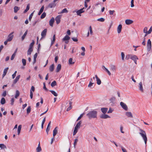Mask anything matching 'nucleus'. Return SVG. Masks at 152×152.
Here are the masks:
<instances>
[{
	"mask_svg": "<svg viewBox=\"0 0 152 152\" xmlns=\"http://www.w3.org/2000/svg\"><path fill=\"white\" fill-rule=\"evenodd\" d=\"M97 112L96 111L93 110L89 112L86 115L89 118H95L96 117Z\"/></svg>",
	"mask_w": 152,
	"mask_h": 152,
	"instance_id": "f257e3e1",
	"label": "nucleus"
},
{
	"mask_svg": "<svg viewBox=\"0 0 152 152\" xmlns=\"http://www.w3.org/2000/svg\"><path fill=\"white\" fill-rule=\"evenodd\" d=\"M140 131L141 132L140 133V134L142 137L144 141L145 144H146L147 141V138L145 132L144 131L141 129H140Z\"/></svg>",
	"mask_w": 152,
	"mask_h": 152,
	"instance_id": "f03ea898",
	"label": "nucleus"
},
{
	"mask_svg": "<svg viewBox=\"0 0 152 152\" xmlns=\"http://www.w3.org/2000/svg\"><path fill=\"white\" fill-rule=\"evenodd\" d=\"M81 124V122L79 121L76 124L73 133V135H75L76 134L78 131V129L80 128V125Z\"/></svg>",
	"mask_w": 152,
	"mask_h": 152,
	"instance_id": "7ed1b4c3",
	"label": "nucleus"
},
{
	"mask_svg": "<svg viewBox=\"0 0 152 152\" xmlns=\"http://www.w3.org/2000/svg\"><path fill=\"white\" fill-rule=\"evenodd\" d=\"M151 43L150 39L148 40L147 43V48L148 50L149 51L151 49Z\"/></svg>",
	"mask_w": 152,
	"mask_h": 152,
	"instance_id": "20e7f679",
	"label": "nucleus"
},
{
	"mask_svg": "<svg viewBox=\"0 0 152 152\" xmlns=\"http://www.w3.org/2000/svg\"><path fill=\"white\" fill-rule=\"evenodd\" d=\"M14 33V32H12L10 33L8 36V38L7 39V41L9 42L11 41L13 39L14 36L13 34Z\"/></svg>",
	"mask_w": 152,
	"mask_h": 152,
	"instance_id": "39448f33",
	"label": "nucleus"
},
{
	"mask_svg": "<svg viewBox=\"0 0 152 152\" xmlns=\"http://www.w3.org/2000/svg\"><path fill=\"white\" fill-rule=\"evenodd\" d=\"M110 70L113 72H115L116 71L117 68L116 66L113 64L110 65Z\"/></svg>",
	"mask_w": 152,
	"mask_h": 152,
	"instance_id": "423d86ee",
	"label": "nucleus"
},
{
	"mask_svg": "<svg viewBox=\"0 0 152 152\" xmlns=\"http://www.w3.org/2000/svg\"><path fill=\"white\" fill-rule=\"evenodd\" d=\"M120 105L125 110H128V107L126 104L122 102H121L120 103Z\"/></svg>",
	"mask_w": 152,
	"mask_h": 152,
	"instance_id": "0eeeda50",
	"label": "nucleus"
},
{
	"mask_svg": "<svg viewBox=\"0 0 152 152\" xmlns=\"http://www.w3.org/2000/svg\"><path fill=\"white\" fill-rule=\"evenodd\" d=\"M84 9V7L82 9H81L78 10H77L76 12L77 14V15H79L80 16L81 14L83 13L84 11L83 10V9Z\"/></svg>",
	"mask_w": 152,
	"mask_h": 152,
	"instance_id": "6e6552de",
	"label": "nucleus"
},
{
	"mask_svg": "<svg viewBox=\"0 0 152 152\" xmlns=\"http://www.w3.org/2000/svg\"><path fill=\"white\" fill-rule=\"evenodd\" d=\"M47 32V29H44V30L42 31L41 34L42 36L41 39L44 37L45 36Z\"/></svg>",
	"mask_w": 152,
	"mask_h": 152,
	"instance_id": "1a4fd4ad",
	"label": "nucleus"
},
{
	"mask_svg": "<svg viewBox=\"0 0 152 152\" xmlns=\"http://www.w3.org/2000/svg\"><path fill=\"white\" fill-rule=\"evenodd\" d=\"M61 18V16L60 15H58L56 18L55 20L57 24L60 23Z\"/></svg>",
	"mask_w": 152,
	"mask_h": 152,
	"instance_id": "9d476101",
	"label": "nucleus"
},
{
	"mask_svg": "<svg viewBox=\"0 0 152 152\" xmlns=\"http://www.w3.org/2000/svg\"><path fill=\"white\" fill-rule=\"evenodd\" d=\"M95 77L96 79V83L97 84L99 85L101 84V80L99 78L97 75H95Z\"/></svg>",
	"mask_w": 152,
	"mask_h": 152,
	"instance_id": "9b49d317",
	"label": "nucleus"
},
{
	"mask_svg": "<svg viewBox=\"0 0 152 152\" xmlns=\"http://www.w3.org/2000/svg\"><path fill=\"white\" fill-rule=\"evenodd\" d=\"M139 90L142 92H143L144 90L142 87V84L141 82H140L139 84Z\"/></svg>",
	"mask_w": 152,
	"mask_h": 152,
	"instance_id": "f8f14e48",
	"label": "nucleus"
},
{
	"mask_svg": "<svg viewBox=\"0 0 152 152\" xmlns=\"http://www.w3.org/2000/svg\"><path fill=\"white\" fill-rule=\"evenodd\" d=\"M126 24L127 25H130L133 23V21L129 19H126L125 21Z\"/></svg>",
	"mask_w": 152,
	"mask_h": 152,
	"instance_id": "ddd939ff",
	"label": "nucleus"
},
{
	"mask_svg": "<svg viewBox=\"0 0 152 152\" xmlns=\"http://www.w3.org/2000/svg\"><path fill=\"white\" fill-rule=\"evenodd\" d=\"M122 26L121 24H119L117 28V31L118 33L119 34L120 33L121 31Z\"/></svg>",
	"mask_w": 152,
	"mask_h": 152,
	"instance_id": "4468645a",
	"label": "nucleus"
},
{
	"mask_svg": "<svg viewBox=\"0 0 152 152\" xmlns=\"http://www.w3.org/2000/svg\"><path fill=\"white\" fill-rule=\"evenodd\" d=\"M54 22V19L53 18V17L51 18V19L49 21V23L50 25V26L52 27L53 26V24Z\"/></svg>",
	"mask_w": 152,
	"mask_h": 152,
	"instance_id": "2eb2a0df",
	"label": "nucleus"
},
{
	"mask_svg": "<svg viewBox=\"0 0 152 152\" xmlns=\"http://www.w3.org/2000/svg\"><path fill=\"white\" fill-rule=\"evenodd\" d=\"M100 118H102L106 119L107 118H110L109 115L106 114H102L100 116Z\"/></svg>",
	"mask_w": 152,
	"mask_h": 152,
	"instance_id": "dca6fc26",
	"label": "nucleus"
},
{
	"mask_svg": "<svg viewBox=\"0 0 152 152\" xmlns=\"http://www.w3.org/2000/svg\"><path fill=\"white\" fill-rule=\"evenodd\" d=\"M20 75H18L17 76L15 79L13 81V83L14 84H15L16 83L18 82V80L20 78Z\"/></svg>",
	"mask_w": 152,
	"mask_h": 152,
	"instance_id": "f3484780",
	"label": "nucleus"
},
{
	"mask_svg": "<svg viewBox=\"0 0 152 152\" xmlns=\"http://www.w3.org/2000/svg\"><path fill=\"white\" fill-rule=\"evenodd\" d=\"M61 65L60 64H58L56 67V72H58L61 70Z\"/></svg>",
	"mask_w": 152,
	"mask_h": 152,
	"instance_id": "a211bd4d",
	"label": "nucleus"
},
{
	"mask_svg": "<svg viewBox=\"0 0 152 152\" xmlns=\"http://www.w3.org/2000/svg\"><path fill=\"white\" fill-rule=\"evenodd\" d=\"M126 115L128 117L132 118L133 115L131 112H127L126 113Z\"/></svg>",
	"mask_w": 152,
	"mask_h": 152,
	"instance_id": "6ab92c4d",
	"label": "nucleus"
},
{
	"mask_svg": "<svg viewBox=\"0 0 152 152\" xmlns=\"http://www.w3.org/2000/svg\"><path fill=\"white\" fill-rule=\"evenodd\" d=\"M58 127H56L53 130V137H54L55 136L57 132Z\"/></svg>",
	"mask_w": 152,
	"mask_h": 152,
	"instance_id": "aec40b11",
	"label": "nucleus"
},
{
	"mask_svg": "<svg viewBox=\"0 0 152 152\" xmlns=\"http://www.w3.org/2000/svg\"><path fill=\"white\" fill-rule=\"evenodd\" d=\"M107 110L108 108H102L101 109L102 112L104 114L106 113Z\"/></svg>",
	"mask_w": 152,
	"mask_h": 152,
	"instance_id": "412c9836",
	"label": "nucleus"
},
{
	"mask_svg": "<svg viewBox=\"0 0 152 152\" xmlns=\"http://www.w3.org/2000/svg\"><path fill=\"white\" fill-rule=\"evenodd\" d=\"M41 150L42 149L40 146V142H39L38 145V146L36 149V151L37 152H40Z\"/></svg>",
	"mask_w": 152,
	"mask_h": 152,
	"instance_id": "4be33fe9",
	"label": "nucleus"
},
{
	"mask_svg": "<svg viewBox=\"0 0 152 152\" xmlns=\"http://www.w3.org/2000/svg\"><path fill=\"white\" fill-rule=\"evenodd\" d=\"M54 68L55 66L53 64L51 65L49 67V70L51 72H52L53 71L54 69Z\"/></svg>",
	"mask_w": 152,
	"mask_h": 152,
	"instance_id": "5701e85b",
	"label": "nucleus"
},
{
	"mask_svg": "<svg viewBox=\"0 0 152 152\" xmlns=\"http://www.w3.org/2000/svg\"><path fill=\"white\" fill-rule=\"evenodd\" d=\"M102 67L107 72L109 75L110 76L111 75V74L110 71L107 68H105L104 66H102Z\"/></svg>",
	"mask_w": 152,
	"mask_h": 152,
	"instance_id": "b1692460",
	"label": "nucleus"
},
{
	"mask_svg": "<svg viewBox=\"0 0 152 152\" xmlns=\"http://www.w3.org/2000/svg\"><path fill=\"white\" fill-rule=\"evenodd\" d=\"M131 59L133 60V61L135 60L138 59V58L137 56L134 55H132Z\"/></svg>",
	"mask_w": 152,
	"mask_h": 152,
	"instance_id": "393cba45",
	"label": "nucleus"
},
{
	"mask_svg": "<svg viewBox=\"0 0 152 152\" xmlns=\"http://www.w3.org/2000/svg\"><path fill=\"white\" fill-rule=\"evenodd\" d=\"M22 127L21 125H19L18 127V134L19 135L20 134V131Z\"/></svg>",
	"mask_w": 152,
	"mask_h": 152,
	"instance_id": "a878e982",
	"label": "nucleus"
},
{
	"mask_svg": "<svg viewBox=\"0 0 152 152\" xmlns=\"http://www.w3.org/2000/svg\"><path fill=\"white\" fill-rule=\"evenodd\" d=\"M28 32V31L27 30L26 31V32H25V33H24V34L23 35V36H22V41H23L24 39H25L26 36V35H27V34Z\"/></svg>",
	"mask_w": 152,
	"mask_h": 152,
	"instance_id": "bb28decb",
	"label": "nucleus"
},
{
	"mask_svg": "<svg viewBox=\"0 0 152 152\" xmlns=\"http://www.w3.org/2000/svg\"><path fill=\"white\" fill-rule=\"evenodd\" d=\"M94 83V82H93V79L92 78H91L90 81V83L88 85V87H91L93 85V84Z\"/></svg>",
	"mask_w": 152,
	"mask_h": 152,
	"instance_id": "cd10ccee",
	"label": "nucleus"
},
{
	"mask_svg": "<svg viewBox=\"0 0 152 152\" xmlns=\"http://www.w3.org/2000/svg\"><path fill=\"white\" fill-rule=\"evenodd\" d=\"M6 100L3 97L1 99V103L2 104H5Z\"/></svg>",
	"mask_w": 152,
	"mask_h": 152,
	"instance_id": "c85d7f7f",
	"label": "nucleus"
},
{
	"mask_svg": "<svg viewBox=\"0 0 152 152\" xmlns=\"http://www.w3.org/2000/svg\"><path fill=\"white\" fill-rule=\"evenodd\" d=\"M30 8V4H28L26 7V9L24 11V13H25L27 12L29 10Z\"/></svg>",
	"mask_w": 152,
	"mask_h": 152,
	"instance_id": "c756f323",
	"label": "nucleus"
},
{
	"mask_svg": "<svg viewBox=\"0 0 152 152\" xmlns=\"http://www.w3.org/2000/svg\"><path fill=\"white\" fill-rule=\"evenodd\" d=\"M8 69V67L6 68L5 69H4V71L3 74V77H4L6 75V73H7V71Z\"/></svg>",
	"mask_w": 152,
	"mask_h": 152,
	"instance_id": "7c9ffc66",
	"label": "nucleus"
},
{
	"mask_svg": "<svg viewBox=\"0 0 152 152\" xmlns=\"http://www.w3.org/2000/svg\"><path fill=\"white\" fill-rule=\"evenodd\" d=\"M70 37L68 35H66L65 36L64 38L63 39V40L65 41V40H68L70 39Z\"/></svg>",
	"mask_w": 152,
	"mask_h": 152,
	"instance_id": "2f4dec72",
	"label": "nucleus"
},
{
	"mask_svg": "<svg viewBox=\"0 0 152 152\" xmlns=\"http://www.w3.org/2000/svg\"><path fill=\"white\" fill-rule=\"evenodd\" d=\"M56 39L55 38V35L54 34L53 37V39L52 40L51 43V45H53Z\"/></svg>",
	"mask_w": 152,
	"mask_h": 152,
	"instance_id": "473e14b6",
	"label": "nucleus"
},
{
	"mask_svg": "<svg viewBox=\"0 0 152 152\" xmlns=\"http://www.w3.org/2000/svg\"><path fill=\"white\" fill-rule=\"evenodd\" d=\"M20 95V92L18 90H17L16 92V94L15 96V98H17Z\"/></svg>",
	"mask_w": 152,
	"mask_h": 152,
	"instance_id": "72a5a7b5",
	"label": "nucleus"
},
{
	"mask_svg": "<svg viewBox=\"0 0 152 152\" xmlns=\"http://www.w3.org/2000/svg\"><path fill=\"white\" fill-rule=\"evenodd\" d=\"M32 51H33V48H29L28 50V52H27V54L28 55H30L31 54Z\"/></svg>",
	"mask_w": 152,
	"mask_h": 152,
	"instance_id": "f704fd0d",
	"label": "nucleus"
},
{
	"mask_svg": "<svg viewBox=\"0 0 152 152\" xmlns=\"http://www.w3.org/2000/svg\"><path fill=\"white\" fill-rule=\"evenodd\" d=\"M51 93L53 94L55 96H58V94L56 93L53 90H50V91Z\"/></svg>",
	"mask_w": 152,
	"mask_h": 152,
	"instance_id": "c9c22d12",
	"label": "nucleus"
},
{
	"mask_svg": "<svg viewBox=\"0 0 152 152\" xmlns=\"http://www.w3.org/2000/svg\"><path fill=\"white\" fill-rule=\"evenodd\" d=\"M14 12L15 13H16L19 10V8L17 6H15L14 7Z\"/></svg>",
	"mask_w": 152,
	"mask_h": 152,
	"instance_id": "e433bc0d",
	"label": "nucleus"
},
{
	"mask_svg": "<svg viewBox=\"0 0 152 152\" xmlns=\"http://www.w3.org/2000/svg\"><path fill=\"white\" fill-rule=\"evenodd\" d=\"M69 64H73L75 63L74 62L72 61V58H70L69 59Z\"/></svg>",
	"mask_w": 152,
	"mask_h": 152,
	"instance_id": "4c0bfd02",
	"label": "nucleus"
},
{
	"mask_svg": "<svg viewBox=\"0 0 152 152\" xmlns=\"http://www.w3.org/2000/svg\"><path fill=\"white\" fill-rule=\"evenodd\" d=\"M132 55L131 54H128L126 56V59L127 60H128L129 59V58H131Z\"/></svg>",
	"mask_w": 152,
	"mask_h": 152,
	"instance_id": "58836bf2",
	"label": "nucleus"
},
{
	"mask_svg": "<svg viewBox=\"0 0 152 152\" xmlns=\"http://www.w3.org/2000/svg\"><path fill=\"white\" fill-rule=\"evenodd\" d=\"M34 44V40H32V42L30 44L29 46V48H32L33 47Z\"/></svg>",
	"mask_w": 152,
	"mask_h": 152,
	"instance_id": "ea45409f",
	"label": "nucleus"
},
{
	"mask_svg": "<svg viewBox=\"0 0 152 152\" xmlns=\"http://www.w3.org/2000/svg\"><path fill=\"white\" fill-rule=\"evenodd\" d=\"M56 85V83L55 81H53L51 84V86L53 87Z\"/></svg>",
	"mask_w": 152,
	"mask_h": 152,
	"instance_id": "a19ab883",
	"label": "nucleus"
},
{
	"mask_svg": "<svg viewBox=\"0 0 152 152\" xmlns=\"http://www.w3.org/2000/svg\"><path fill=\"white\" fill-rule=\"evenodd\" d=\"M89 31L90 32V34L91 35H92L93 34V32L92 28V27L91 26H90L89 27Z\"/></svg>",
	"mask_w": 152,
	"mask_h": 152,
	"instance_id": "79ce46f5",
	"label": "nucleus"
},
{
	"mask_svg": "<svg viewBox=\"0 0 152 152\" xmlns=\"http://www.w3.org/2000/svg\"><path fill=\"white\" fill-rule=\"evenodd\" d=\"M68 11L67 10L66 8H64L61 11V12L60 13H67Z\"/></svg>",
	"mask_w": 152,
	"mask_h": 152,
	"instance_id": "37998d69",
	"label": "nucleus"
},
{
	"mask_svg": "<svg viewBox=\"0 0 152 152\" xmlns=\"http://www.w3.org/2000/svg\"><path fill=\"white\" fill-rule=\"evenodd\" d=\"M31 108L30 106H29L28 107V108L27 109V114H29L31 111Z\"/></svg>",
	"mask_w": 152,
	"mask_h": 152,
	"instance_id": "c03bdc74",
	"label": "nucleus"
},
{
	"mask_svg": "<svg viewBox=\"0 0 152 152\" xmlns=\"http://www.w3.org/2000/svg\"><path fill=\"white\" fill-rule=\"evenodd\" d=\"M46 13L45 12H44L42 14L40 18L41 19L44 18H45V17L46 16Z\"/></svg>",
	"mask_w": 152,
	"mask_h": 152,
	"instance_id": "a18cd8bd",
	"label": "nucleus"
},
{
	"mask_svg": "<svg viewBox=\"0 0 152 152\" xmlns=\"http://www.w3.org/2000/svg\"><path fill=\"white\" fill-rule=\"evenodd\" d=\"M0 148L1 149L6 148V147L5 145L3 144H0Z\"/></svg>",
	"mask_w": 152,
	"mask_h": 152,
	"instance_id": "49530a36",
	"label": "nucleus"
},
{
	"mask_svg": "<svg viewBox=\"0 0 152 152\" xmlns=\"http://www.w3.org/2000/svg\"><path fill=\"white\" fill-rule=\"evenodd\" d=\"M115 98L114 97H112L110 99V102L113 103L114 101L115 100Z\"/></svg>",
	"mask_w": 152,
	"mask_h": 152,
	"instance_id": "de8ad7c7",
	"label": "nucleus"
},
{
	"mask_svg": "<svg viewBox=\"0 0 152 152\" xmlns=\"http://www.w3.org/2000/svg\"><path fill=\"white\" fill-rule=\"evenodd\" d=\"M33 14H34V12H33L31 13V14H30V15L29 17V20L30 21H31L32 18V16L33 15Z\"/></svg>",
	"mask_w": 152,
	"mask_h": 152,
	"instance_id": "09e8293b",
	"label": "nucleus"
},
{
	"mask_svg": "<svg viewBox=\"0 0 152 152\" xmlns=\"http://www.w3.org/2000/svg\"><path fill=\"white\" fill-rule=\"evenodd\" d=\"M22 62L23 66H25L26 65V59H22Z\"/></svg>",
	"mask_w": 152,
	"mask_h": 152,
	"instance_id": "8fccbe9b",
	"label": "nucleus"
},
{
	"mask_svg": "<svg viewBox=\"0 0 152 152\" xmlns=\"http://www.w3.org/2000/svg\"><path fill=\"white\" fill-rule=\"evenodd\" d=\"M97 20L99 21L103 22L104 21V19L103 18H100L98 19Z\"/></svg>",
	"mask_w": 152,
	"mask_h": 152,
	"instance_id": "3c124183",
	"label": "nucleus"
},
{
	"mask_svg": "<svg viewBox=\"0 0 152 152\" xmlns=\"http://www.w3.org/2000/svg\"><path fill=\"white\" fill-rule=\"evenodd\" d=\"M121 58L123 60H124V58L125 57V55L124 54V53L123 52H121Z\"/></svg>",
	"mask_w": 152,
	"mask_h": 152,
	"instance_id": "603ef678",
	"label": "nucleus"
},
{
	"mask_svg": "<svg viewBox=\"0 0 152 152\" xmlns=\"http://www.w3.org/2000/svg\"><path fill=\"white\" fill-rule=\"evenodd\" d=\"M78 141V139L77 138H76L75 139V141L74 142V147L75 148V146L77 144V143Z\"/></svg>",
	"mask_w": 152,
	"mask_h": 152,
	"instance_id": "864d4df0",
	"label": "nucleus"
},
{
	"mask_svg": "<svg viewBox=\"0 0 152 152\" xmlns=\"http://www.w3.org/2000/svg\"><path fill=\"white\" fill-rule=\"evenodd\" d=\"M148 28L146 27H145L144 28L143 32L144 33H147L148 31H147Z\"/></svg>",
	"mask_w": 152,
	"mask_h": 152,
	"instance_id": "5fc2aeb1",
	"label": "nucleus"
},
{
	"mask_svg": "<svg viewBox=\"0 0 152 152\" xmlns=\"http://www.w3.org/2000/svg\"><path fill=\"white\" fill-rule=\"evenodd\" d=\"M115 10H110L109 11V14L110 15H113L114 12H115Z\"/></svg>",
	"mask_w": 152,
	"mask_h": 152,
	"instance_id": "6e6d98bb",
	"label": "nucleus"
},
{
	"mask_svg": "<svg viewBox=\"0 0 152 152\" xmlns=\"http://www.w3.org/2000/svg\"><path fill=\"white\" fill-rule=\"evenodd\" d=\"M15 56H16V54H15V53H13V54L12 55V56H11V60H13L14 59V58L15 57Z\"/></svg>",
	"mask_w": 152,
	"mask_h": 152,
	"instance_id": "4d7b16f0",
	"label": "nucleus"
},
{
	"mask_svg": "<svg viewBox=\"0 0 152 152\" xmlns=\"http://www.w3.org/2000/svg\"><path fill=\"white\" fill-rule=\"evenodd\" d=\"M17 72V71H15L14 73L12 75V78L13 79L15 77L16 75Z\"/></svg>",
	"mask_w": 152,
	"mask_h": 152,
	"instance_id": "13d9d810",
	"label": "nucleus"
},
{
	"mask_svg": "<svg viewBox=\"0 0 152 152\" xmlns=\"http://www.w3.org/2000/svg\"><path fill=\"white\" fill-rule=\"evenodd\" d=\"M15 101V99L14 98H12L11 99V105H13L14 102Z\"/></svg>",
	"mask_w": 152,
	"mask_h": 152,
	"instance_id": "bf43d9fd",
	"label": "nucleus"
},
{
	"mask_svg": "<svg viewBox=\"0 0 152 152\" xmlns=\"http://www.w3.org/2000/svg\"><path fill=\"white\" fill-rule=\"evenodd\" d=\"M134 0H132L131 1V7H132L134 6Z\"/></svg>",
	"mask_w": 152,
	"mask_h": 152,
	"instance_id": "052dcab7",
	"label": "nucleus"
},
{
	"mask_svg": "<svg viewBox=\"0 0 152 152\" xmlns=\"http://www.w3.org/2000/svg\"><path fill=\"white\" fill-rule=\"evenodd\" d=\"M121 148L123 152H127L126 150L123 147L121 146Z\"/></svg>",
	"mask_w": 152,
	"mask_h": 152,
	"instance_id": "680f3d73",
	"label": "nucleus"
},
{
	"mask_svg": "<svg viewBox=\"0 0 152 152\" xmlns=\"http://www.w3.org/2000/svg\"><path fill=\"white\" fill-rule=\"evenodd\" d=\"M7 95V92L6 91H4L2 94V96L5 97Z\"/></svg>",
	"mask_w": 152,
	"mask_h": 152,
	"instance_id": "e2e57ef3",
	"label": "nucleus"
},
{
	"mask_svg": "<svg viewBox=\"0 0 152 152\" xmlns=\"http://www.w3.org/2000/svg\"><path fill=\"white\" fill-rule=\"evenodd\" d=\"M152 31V26H151V27L150 29H149V31H148V33L150 34L151 33Z\"/></svg>",
	"mask_w": 152,
	"mask_h": 152,
	"instance_id": "0e129e2a",
	"label": "nucleus"
},
{
	"mask_svg": "<svg viewBox=\"0 0 152 152\" xmlns=\"http://www.w3.org/2000/svg\"><path fill=\"white\" fill-rule=\"evenodd\" d=\"M83 114H81L80 116H79L78 117V118L77 120V121H78V120H80V119L81 118L83 117Z\"/></svg>",
	"mask_w": 152,
	"mask_h": 152,
	"instance_id": "69168bd1",
	"label": "nucleus"
},
{
	"mask_svg": "<svg viewBox=\"0 0 152 152\" xmlns=\"http://www.w3.org/2000/svg\"><path fill=\"white\" fill-rule=\"evenodd\" d=\"M44 6H42L41 7L39 11L42 12L44 10Z\"/></svg>",
	"mask_w": 152,
	"mask_h": 152,
	"instance_id": "338daca9",
	"label": "nucleus"
},
{
	"mask_svg": "<svg viewBox=\"0 0 152 152\" xmlns=\"http://www.w3.org/2000/svg\"><path fill=\"white\" fill-rule=\"evenodd\" d=\"M34 90H35L34 87V86H32L31 87V88L30 91L34 92Z\"/></svg>",
	"mask_w": 152,
	"mask_h": 152,
	"instance_id": "774afa93",
	"label": "nucleus"
}]
</instances>
